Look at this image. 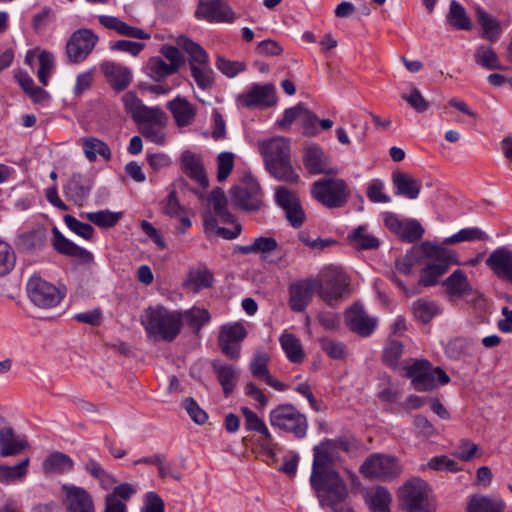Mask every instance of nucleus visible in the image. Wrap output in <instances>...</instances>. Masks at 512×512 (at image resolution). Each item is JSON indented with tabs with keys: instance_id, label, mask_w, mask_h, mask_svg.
Instances as JSON below:
<instances>
[{
	"instance_id": "f257e3e1",
	"label": "nucleus",
	"mask_w": 512,
	"mask_h": 512,
	"mask_svg": "<svg viewBox=\"0 0 512 512\" xmlns=\"http://www.w3.org/2000/svg\"><path fill=\"white\" fill-rule=\"evenodd\" d=\"M358 446L354 438L339 437L325 439L313 449V464L310 476L312 488L344 482L334 466L341 462L342 453H349Z\"/></svg>"
},
{
	"instance_id": "f03ea898",
	"label": "nucleus",
	"mask_w": 512,
	"mask_h": 512,
	"mask_svg": "<svg viewBox=\"0 0 512 512\" xmlns=\"http://www.w3.org/2000/svg\"><path fill=\"white\" fill-rule=\"evenodd\" d=\"M141 323L148 336L171 342L181 332V311L163 305L150 306L144 310Z\"/></svg>"
},
{
	"instance_id": "7ed1b4c3",
	"label": "nucleus",
	"mask_w": 512,
	"mask_h": 512,
	"mask_svg": "<svg viewBox=\"0 0 512 512\" xmlns=\"http://www.w3.org/2000/svg\"><path fill=\"white\" fill-rule=\"evenodd\" d=\"M176 44L188 55L191 77L197 87L203 91L210 90L215 83V72L206 50L185 35L178 36Z\"/></svg>"
},
{
	"instance_id": "20e7f679",
	"label": "nucleus",
	"mask_w": 512,
	"mask_h": 512,
	"mask_svg": "<svg viewBox=\"0 0 512 512\" xmlns=\"http://www.w3.org/2000/svg\"><path fill=\"white\" fill-rule=\"evenodd\" d=\"M402 507L409 512H434L435 500L428 484L419 478L407 481L399 491Z\"/></svg>"
},
{
	"instance_id": "39448f33",
	"label": "nucleus",
	"mask_w": 512,
	"mask_h": 512,
	"mask_svg": "<svg viewBox=\"0 0 512 512\" xmlns=\"http://www.w3.org/2000/svg\"><path fill=\"white\" fill-rule=\"evenodd\" d=\"M314 279L317 283L316 291L327 303L338 301L349 293V278L339 267L328 266Z\"/></svg>"
},
{
	"instance_id": "423d86ee",
	"label": "nucleus",
	"mask_w": 512,
	"mask_h": 512,
	"mask_svg": "<svg viewBox=\"0 0 512 512\" xmlns=\"http://www.w3.org/2000/svg\"><path fill=\"white\" fill-rule=\"evenodd\" d=\"M269 422L272 427L291 433L299 439L305 437L307 433L308 423L305 415L291 404H281L272 409L269 413Z\"/></svg>"
},
{
	"instance_id": "0eeeda50",
	"label": "nucleus",
	"mask_w": 512,
	"mask_h": 512,
	"mask_svg": "<svg viewBox=\"0 0 512 512\" xmlns=\"http://www.w3.org/2000/svg\"><path fill=\"white\" fill-rule=\"evenodd\" d=\"M312 196L328 208L344 206L349 197L346 182L338 178H322L312 184Z\"/></svg>"
},
{
	"instance_id": "6e6552de",
	"label": "nucleus",
	"mask_w": 512,
	"mask_h": 512,
	"mask_svg": "<svg viewBox=\"0 0 512 512\" xmlns=\"http://www.w3.org/2000/svg\"><path fill=\"white\" fill-rule=\"evenodd\" d=\"M26 291L30 301L41 309L56 307L65 297V290L42 279L39 275H32L29 278Z\"/></svg>"
},
{
	"instance_id": "1a4fd4ad",
	"label": "nucleus",
	"mask_w": 512,
	"mask_h": 512,
	"mask_svg": "<svg viewBox=\"0 0 512 512\" xmlns=\"http://www.w3.org/2000/svg\"><path fill=\"white\" fill-rule=\"evenodd\" d=\"M431 261L422 271L419 284L425 287L437 284L438 279L447 272L452 264H457L455 253L440 246H431L427 251Z\"/></svg>"
},
{
	"instance_id": "9d476101",
	"label": "nucleus",
	"mask_w": 512,
	"mask_h": 512,
	"mask_svg": "<svg viewBox=\"0 0 512 512\" xmlns=\"http://www.w3.org/2000/svg\"><path fill=\"white\" fill-rule=\"evenodd\" d=\"M136 124L147 141L160 146L165 144L168 116L161 108L151 107Z\"/></svg>"
},
{
	"instance_id": "9b49d317",
	"label": "nucleus",
	"mask_w": 512,
	"mask_h": 512,
	"mask_svg": "<svg viewBox=\"0 0 512 512\" xmlns=\"http://www.w3.org/2000/svg\"><path fill=\"white\" fill-rule=\"evenodd\" d=\"M359 471L366 478L386 481L399 475L400 466L395 457L375 453L364 461Z\"/></svg>"
},
{
	"instance_id": "f8f14e48",
	"label": "nucleus",
	"mask_w": 512,
	"mask_h": 512,
	"mask_svg": "<svg viewBox=\"0 0 512 512\" xmlns=\"http://www.w3.org/2000/svg\"><path fill=\"white\" fill-rule=\"evenodd\" d=\"M99 38L90 29L82 28L74 31L65 47L67 60L71 64L83 62L93 51Z\"/></svg>"
},
{
	"instance_id": "ddd939ff",
	"label": "nucleus",
	"mask_w": 512,
	"mask_h": 512,
	"mask_svg": "<svg viewBox=\"0 0 512 512\" xmlns=\"http://www.w3.org/2000/svg\"><path fill=\"white\" fill-rule=\"evenodd\" d=\"M230 200L243 210H258L261 206L260 187L252 177H246L241 185L230 189Z\"/></svg>"
},
{
	"instance_id": "4468645a",
	"label": "nucleus",
	"mask_w": 512,
	"mask_h": 512,
	"mask_svg": "<svg viewBox=\"0 0 512 512\" xmlns=\"http://www.w3.org/2000/svg\"><path fill=\"white\" fill-rule=\"evenodd\" d=\"M246 336L247 330L242 323L235 322L221 326L218 344L222 353L231 359H238L241 342Z\"/></svg>"
},
{
	"instance_id": "2eb2a0df",
	"label": "nucleus",
	"mask_w": 512,
	"mask_h": 512,
	"mask_svg": "<svg viewBox=\"0 0 512 512\" xmlns=\"http://www.w3.org/2000/svg\"><path fill=\"white\" fill-rule=\"evenodd\" d=\"M277 204L284 210L287 221L293 228H300L306 215L297 194L285 186H279L275 192Z\"/></svg>"
},
{
	"instance_id": "dca6fc26",
	"label": "nucleus",
	"mask_w": 512,
	"mask_h": 512,
	"mask_svg": "<svg viewBox=\"0 0 512 512\" xmlns=\"http://www.w3.org/2000/svg\"><path fill=\"white\" fill-rule=\"evenodd\" d=\"M322 507L328 506L334 512H354L345 503L348 496V489L344 482L312 488Z\"/></svg>"
},
{
	"instance_id": "f3484780",
	"label": "nucleus",
	"mask_w": 512,
	"mask_h": 512,
	"mask_svg": "<svg viewBox=\"0 0 512 512\" xmlns=\"http://www.w3.org/2000/svg\"><path fill=\"white\" fill-rule=\"evenodd\" d=\"M241 413L244 417L245 429L259 435V444L267 455H275L277 443L274 441L265 422L253 410L246 406L241 407Z\"/></svg>"
},
{
	"instance_id": "a211bd4d",
	"label": "nucleus",
	"mask_w": 512,
	"mask_h": 512,
	"mask_svg": "<svg viewBox=\"0 0 512 512\" xmlns=\"http://www.w3.org/2000/svg\"><path fill=\"white\" fill-rule=\"evenodd\" d=\"M237 102L246 108L271 107L277 102L275 87L272 84H253L238 96Z\"/></svg>"
},
{
	"instance_id": "6ab92c4d",
	"label": "nucleus",
	"mask_w": 512,
	"mask_h": 512,
	"mask_svg": "<svg viewBox=\"0 0 512 512\" xmlns=\"http://www.w3.org/2000/svg\"><path fill=\"white\" fill-rule=\"evenodd\" d=\"M195 15L208 22L233 23L236 19L232 8L222 0H201Z\"/></svg>"
},
{
	"instance_id": "aec40b11",
	"label": "nucleus",
	"mask_w": 512,
	"mask_h": 512,
	"mask_svg": "<svg viewBox=\"0 0 512 512\" xmlns=\"http://www.w3.org/2000/svg\"><path fill=\"white\" fill-rule=\"evenodd\" d=\"M345 323L353 333L369 337L376 330L378 320L368 315L363 306L354 304L345 312Z\"/></svg>"
},
{
	"instance_id": "412c9836",
	"label": "nucleus",
	"mask_w": 512,
	"mask_h": 512,
	"mask_svg": "<svg viewBox=\"0 0 512 512\" xmlns=\"http://www.w3.org/2000/svg\"><path fill=\"white\" fill-rule=\"evenodd\" d=\"M62 491L64 492L63 504L67 512H95L92 496L83 487L64 484Z\"/></svg>"
},
{
	"instance_id": "4be33fe9",
	"label": "nucleus",
	"mask_w": 512,
	"mask_h": 512,
	"mask_svg": "<svg viewBox=\"0 0 512 512\" xmlns=\"http://www.w3.org/2000/svg\"><path fill=\"white\" fill-rule=\"evenodd\" d=\"M314 278H305L289 285V307L294 312H302L311 301L316 291Z\"/></svg>"
},
{
	"instance_id": "5701e85b",
	"label": "nucleus",
	"mask_w": 512,
	"mask_h": 512,
	"mask_svg": "<svg viewBox=\"0 0 512 512\" xmlns=\"http://www.w3.org/2000/svg\"><path fill=\"white\" fill-rule=\"evenodd\" d=\"M91 189L92 183L86 176L73 174L64 185L63 192L68 200L81 207L87 202Z\"/></svg>"
},
{
	"instance_id": "b1692460",
	"label": "nucleus",
	"mask_w": 512,
	"mask_h": 512,
	"mask_svg": "<svg viewBox=\"0 0 512 512\" xmlns=\"http://www.w3.org/2000/svg\"><path fill=\"white\" fill-rule=\"evenodd\" d=\"M178 127L190 126L196 117L197 107L185 97L177 96L166 105Z\"/></svg>"
},
{
	"instance_id": "393cba45",
	"label": "nucleus",
	"mask_w": 512,
	"mask_h": 512,
	"mask_svg": "<svg viewBox=\"0 0 512 512\" xmlns=\"http://www.w3.org/2000/svg\"><path fill=\"white\" fill-rule=\"evenodd\" d=\"M269 356L265 352H257L254 354L250 362V371L252 375L260 380H263L267 385L274 388L277 391H285L287 386L273 378L268 370Z\"/></svg>"
},
{
	"instance_id": "a878e982",
	"label": "nucleus",
	"mask_w": 512,
	"mask_h": 512,
	"mask_svg": "<svg viewBox=\"0 0 512 512\" xmlns=\"http://www.w3.org/2000/svg\"><path fill=\"white\" fill-rule=\"evenodd\" d=\"M100 70L114 89L123 90L131 82L130 70L119 63L104 61L100 64Z\"/></svg>"
},
{
	"instance_id": "bb28decb",
	"label": "nucleus",
	"mask_w": 512,
	"mask_h": 512,
	"mask_svg": "<svg viewBox=\"0 0 512 512\" xmlns=\"http://www.w3.org/2000/svg\"><path fill=\"white\" fill-rule=\"evenodd\" d=\"M486 264L501 279L512 283V252L506 248L494 250L486 259Z\"/></svg>"
},
{
	"instance_id": "cd10ccee",
	"label": "nucleus",
	"mask_w": 512,
	"mask_h": 512,
	"mask_svg": "<svg viewBox=\"0 0 512 512\" xmlns=\"http://www.w3.org/2000/svg\"><path fill=\"white\" fill-rule=\"evenodd\" d=\"M98 21L105 28L114 30L116 33L122 36L140 40H148L151 37L150 34L145 30L128 25L127 23L114 16L100 15L98 17Z\"/></svg>"
},
{
	"instance_id": "c85d7f7f",
	"label": "nucleus",
	"mask_w": 512,
	"mask_h": 512,
	"mask_svg": "<svg viewBox=\"0 0 512 512\" xmlns=\"http://www.w3.org/2000/svg\"><path fill=\"white\" fill-rule=\"evenodd\" d=\"M392 183L395 188L396 195L403 196L408 199H416L420 194L421 183L409 173L395 170L392 173Z\"/></svg>"
},
{
	"instance_id": "c756f323",
	"label": "nucleus",
	"mask_w": 512,
	"mask_h": 512,
	"mask_svg": "<svg viewBox=\"0 0 512 512\" xmlns=\"http://www.w3.org/2000/svg\"><path fill=\"white\" fill-rule=\"evenodd\" d=\"M506 503L499 497L473 494L467 499L466 512H504Z\"/></svg>"
},
{
	"instance_id": "7c9ffc66",
	"label": "nucleus",
	"mask_w": 512,
	"mask_h": 512,
	"mask_svg": "<svg viewBox=\"0 0 512 512\" xmlns=\"http://www.w3.org/2000/svg\"><path fill=\"white\" fill-rule=\"evenodd\" d=\"M303 163L306 170L313 175L323 174L328 171V157L323 149L316 144H312L304 150Z\"/></svg>"
},
{
	"instance_id": "2f4dec72",
	"label": "nucleus",
	"mask_w": 512,
	"mask_h": 512,
	"mask_svg": "<svg viewBox=\"0 0 512 512\" xmlns=\"http://www.w3.org/2000/svg\"><path fill=\"white\" fill-rule=\"evenodd\" d=\"M449 381L450 378L443 369L440 367L432 368L430 366L422 374L417 375V378L412 384L417 391H429L433 390L438 385H445L449 383Z\"/></svg>"
},
{
	"instance_id": "473e14b6",
	"label": "nucleus",
	"mask_w": 512,
	"mask_h": 512,
	"mask_svg": "<svg viewBox=\"0 0 512 512\" xmlns=\"http://www.w3.org/2000/svg\"><path fill=\"white\" fill-rule=\"evenodd\" d=\"M74 468L72 458L62 452L50 453L42 462V470L45 475H60L71 472Z\"/></svg>"
},
{
	"instance_id": "72a5a7b5",
	"label": "nucleus",
	"mask_w": 512,
	"mask_h": 512,
	"mask_svg": "<svg viewBox=\"0 0 512 512\" xmlns=\"http://www.w3.org/2000/svg\"><path fill=\"white\" fill-rule=\"evenodd\" d=\"M261 149L266 163L290 158L289 140L284 137H274L263 142Z\"/></svg>"
},
{
	"instance_id": "f704fd0d",
	"label": "nucleus",
	"mask_w": 512,
	"mask_h": 512,
	"mask_svg": "<svg viewBox=\"0 0 512 512\" xmlns=\"http://www.w3.org/2000/svg\"><path fill=\"white\" fill-rule=\"evenodd\" d=\"M184 173L202 187L208 186V179L201 159L191 151H184L181 155Z\"/></svg>"
},
{
	"instance_id": "c9c22d12",
	"label": "nucleus",
	"mask_w": 512,
	"mask_h": 512,
	"mask_svg": "<svg viewBox=\"0 0 512 512\" xmlns=\"http://www.w3.org/2000/svg\"><path fill=\"white\" fill-rule=\"evenodd\" d=\"M28 447L24 438H19L10 427L0 429V456H12Z\"/></svg>"
},
{
	"instance_id": "e433bc0d",
	"label": "nucleus",
	"mask_w": 512,
	"mask_h": 512,
	"mask_svg": "<svg viewBox=\"0 0 512 512\" xmlns=\"http://www.w3.org/2000/svg\"><path fill=\"white\" fill-rule=\"evenodd\" d=\"M447 294L450 297L463 298L472 294V286L466 276L461 270H455L445 281Z\"/></svg>"
},
{
	"instance_id": "4c0bfd02",
	"label": "nucleus",
	"mask_w": 512,
	"mask_h": 512,
	"mask_svg": "<svg viewBox=\"0 0 512 512\" xmlns=\"http://www.w3.org/2000/svg\"><path fill=\"white\" fill-rule=\"evenodd\" d=\"M79 142L89 162L96 161L98 156L102 157L104 160H110L111 150L104 141L96 137L87 136L80 138Z\"/></svg>"
},
{
	"instance_id": "58836bf2",
	"label": "nucleus",
	"mask_w": 512,
	"mask_h": 512,
	"mask_svg": "<svg viewBox=\"0 0 512 512\" xmlns=\"http://www.w3.org/2000/svg\"><path fill=\"white\" fill-rule=\"evenodd\" d=\"M348 239L354 247L360 250L376 249L380 244L378 238L369 232L366 224L353 229L349 233Z\"/></svg>"
},
{
	"instance_id": "ea45409f",
	"label": "nucleus",
	"mask_w": 512,
	"mask_h": 512,
	"mask_svg": "<svg viewBox=\"0 0 512 512\" xmlns=\"http://www.w3.org/2000/svg\"><path fill=\"white\" fill-rule=\"evenodd\" d=\"M280 345L289 361L300 363L304 359V351L300 340L292 333L283 332L279 337Z\"/></svg>"
},
{
	"instance_id": "a19ab883",
	"label": "nucleus",
	"mask_w": 512,
	"mask_h": 512,
	"mask_svg": "<svg viewBox=\"0 0 512 512\" xmlns=\"http://www.w3.org/2000/svg\"><path fill=\"white\" fill-rule=\"evenodd\" d=\"M181 317L182 324L185 323L195 333H198L211 319L208 310L196 306L181 311Z\"/></svg>"
},
{
	"instance_id": "79ce46f5",
	"label": "nucleus",
	"mask_w": 512,
	"mask_h": 512,
	"mask_svg": "<svg viewBox=\"0 0 512 512\" xmlns=\"http://www.w3.org/2000/svg\"><path fill=\"white\" fill-rule=\"evenodd\" d=\"M474 59L477 65L487 70H504L498 55L489 45H480L476 48Z\"/></svg>"
},
{
	"instance_id": "37998d69",
	"label": "nucleus",
	"mask_w": 512,
	"mask_h": 512,
	"mask_svg": "<svg viewBox=\"0 0 512 512\" xmlns=\"http://www.w3.org/2000/svg\"><path fill=\"white\" fill-rule=\"evenodd\" d=\"M448 23L457 30H470L472 23L465 8L456 0H452L447 14Z\"/></svg>"
},
{
	"instance_id": "c03bdc74",
	"label": "nucleus",
	"mask_w": 512,
	"mask_h": 512,
	"mask_svg": "<svg viewBox=\"0 0 512 512\" xmlns=\"http://www.w3.org/2000/svg\"><path fill=\"white\" fill-rule=\"evenodd\" d=\"M29 462L27 457L14 466L0 465V482L11 484L23 480L28 473Z\"/></svg>"
},
{
	"instance_id": "a18cd8bd",
	"label": "nucleus",
	"mask_w": 512,
	"mask_h": 512,
	"mask_svg": "<svg viewBox=\"0 0 512 512\" xmlns=\"http://www.w3.org/2000/svg\"><path fill=\"white\" fill-rule=\"evenodd\" d=\"M278 243L273 237H258L249 245H239L236 250L244 255L252 253L267 254L275 251Z\"/></svg>"
},
{
	"instance_id": "49530a36",
	"label": "nucleus",
	"mask_w": 512,
	"mask_h": 512,
	"mask_svg": "<svg viewBox=\"0 0 512 512\" xmlns=\"http://www.w3.org/2000/svg\"><path fill=\"white\" fill-rule=\"evenodd\" d=\"M266 165L269 172L278 180L289 183H296L299 180V175L295 173L291 166L290 158L266 163Z\"/></svg>"
},
{
	"instance_id": "de8ad7c7",
	"label": "nucleus",
	"mask_w": 512,
	"mask_h": 512,
	"mask_svg": "<svg viewBox=\"0 0 512 512\" xmlns=\"http://www.w3.org/2000/svg\"><path fill=\"white\" fill-rule=\"evenodd\" d=\"M84 468L93 478L99 481L100 485L105 489H111L116 483L114 477L108 473L104 467L95 459L88 458Z\"/></svg>"
},
{
	"instance_id": "09e8293b",
	"label": "nucleus",
	"mask_w": 512,
	"mask_h": 512,
	"mask_svg": "<svg viewBox=\"0 0 512 512\" xmlns=\"http://www.w3.org/2000/svg\"><path fill=\"white\" fill-rule=\"evenodd\" d=\"M214 370L223 388L225 397L233 391L238 378V371L233 365H214Z\"/></svg>"
},
{
	"instance_id": "8fccbe9b",
	"label": "nucleus",
	"mask_w": 512,
	"mask_h": 512,
	"mask_svg": "<svg viewBox=\"0 0 512 512\" xmlns=\"http://www.w3.org/2000/svg\"><path fill=\"white\" fill-rule=\"evenodd\" d=\"M366 502L373 512H390L391 495L384 487H376L372 490L367 495Z\"/></svg>"
},
{
	"instance_id": "3c124183",
	"label": "nucleus",
	"mask_w": 512,
	"mask_h": 512,
	"mask_svg": "<svg viewBox=\"0 0 512 512\" xmlns=\"http://www.w3.org/2000/svg\"><path fill=\"white\" fill-rule=\"evenodd\" d=\"M209 202L212 205L213 212L223 223L234 222V216L227 209V200L221 189H215L211 192Z\"/></svg>"
},
{
	"instance_id": "603ef678",
	"label": "nucleus",
	"mask_w": 512,
	"mask_h": 512,
	"mask_svg": "<svg viewBox=\"0 0 512 512\" xmlns=\"http://www.w3.org/2000/svg\"><path fill=\"white\" fill-rule=\"evenodd\" d=\"M148 75L156 81L163 80L177 72L169 63L161 57H151L147 63Z\"/></svg>"
},
{
	"instance_id": "864d4df0",
	"label": "nucleus",
	"mask_w": 512,
	"mask_h": 512,
	"mask_svg": "<svg viewBox=\"0 0 512 512\" xmlns=\"http://www.w3.org/2000/svg\"><path fill=\"white\" fill-rule=\"evenodd\" d=\"M445 352L449 358L457 360L464 356L472 355L474 352V345L469 339L455 338L448 342Z\"/></svg>"
},
{
	"instance_id": "5fc2aeb1",
	"label": "nucleus",
	"mask_w": 512,
	"mask_h": 512,
	"mask_svg": "<svg viewBox=\"0 0 512 512\" xmlns=\"http://www.w3.org/2000/svg\"><path fill=\"white\" fill-rule=\"evenodd\" d=\"M414 316L423 323H428L440 313L439 306L430 300L419 299L412 305Z\"/></svg>"
},
{
	"instance_id": "6e6d98bb",
	"label": "nucleus",
	"mask_w": 512,
	"mask_h": 512,
	"mask_svg": "<svg viewBox=\"0 0 512 512\" xmlns=\"http://www.w3.org/2000/svg\"><path fill=\"white\" fill-rule=\"evenodd\" d=\"M403 348V344L398 340H389L383 349V363L392 369L399 368L401 366L400 359L403 355Z\"/></svg>"
},
{
	"instance_id": "4d7b16f0",
	"label": "nucleus",
	"mask_w": 512,
	"mask_h": 512,
	"mask_svg": "<svg viewBox=\"0 0 512 512\" xmlns=\"http://www.w3.org/2000/svg\"><path fill=\"white\" fill-rule=\"evenodd\" d=\"M477 17L485 37L490 41H496L502 32L499 22L481 8L477 9Z\"/></svg>"
},
{
	"instance_id": "13d9d810",
	"label": "nucleus",
	"mask_w": 512,
	"mask_h": 512,
	"mask_svg": "<svg viewBox=\"0 0 512 512\" xmlns=\"http://www.w3.org/2000/svg\"><path fill=\"white\" fill-rule=\"evenodd\" d=\"M125 110L131 115L135 123L140 120L151 107L142 104L141 100L133 92H127L122 96Z\"/></svg>"
},
{
	"instance_id": "bf43d9fd",
	"label": "nucleus",
	"mask_w": 512,
	"mask_h": 512,
	"mask_svg": "<svg viewBox=\"0 0 512 512\" xmlns=\"http://www.w3.org/2000/svg\"><path fill=\"white\" fill-rule=\"evenodd\" d=\"M122 216L121 212H112L110 210H100L96 212H88L85 217L101 228H110L115 226Z\"/></svg>"
},
{
	"instance_id": "052dcab7",
	"label": "nucleus",
	"mask_w": 512,
	"mask_h": 512,
	"mask_svg": "<svg viewBox=\"0 0 512 512\" xmlns=\"http://www.w3.org/2000/svg\"><path fill=\"white\" fill-rule=\"evenodd\" d=\"M203 222L207 231L215 232L216 235L229 240L238 237L242 230L238 223L234 225L233 229L218 227L216 219L210 213L204 215Z\"/></svg>"
},
{
	"instance_id": "680f3d73",
	"label": "nucleus",
	"mask_w": 512,
	"mask_h": 512,
	"mask_svg": "<svg viewBox=\"0 0 512 512\" xmlns=\"http://www.w3.org/2000/svg\"><path fill=\"white\" fill-rule=\"evenodd\" d=\"M489 236L477 227L463 228L454 235L445 239L446 244H455L465 241L488 240Z\"/></svg>"
},
{
	"instance_id": "e2e57ef3",
	"label": "nucleus",
	"mask_w": 512,
	"mask_h": 512,
	"mask_svg": "<svg viewBox=\"0 0 512 512\" xmlns=\"http://www.w3.org/2000/svg\"><path fill=\"white\" fill-rule=\"evenodd\" d=\"M212 274L207 270H194L189 273L187 286H190L195 292L209 288L212 285Z\"/></svg>"
},
{
	"instance_id": "0e129e2a",
	"label": "nucleus",
	"mask_w": 512,
	"mask_h": 512,
	"mask_svg": "<svg viewBox=\"0 0 512 512\" xmlns=\"http://www.w3.org/2000/svg\"><path fill=\"white\" fill-rule=\"evenodd\" d=\"M39 68L37 77L42 85H48L49 78L54 68V57L50 52L42 51L39 56Z\"/></svg>"
},
{
	"instance_id": "69168bd1",
	"label": "nucleus",
	"mask_w": 512,
	"mask_h": 512,
	"mask_svg": "<svg viewBox=\"0 0 512 512\" xmlns=\"http://www.w3.org/2000/svg\"><path fill=\"white\" fill-rule=\"evenodd\" d=\"M321 349L332 359L342 360L347 356V349L344 343L323 337L320 339Z\"/></svg>"
},
{
	"instance_id": "338daca9",
	"label": "nucleus",
	"mask_w": 512,
	"mask_h": 512,
	"mask_svg": "<svg viewBox=\"0 0 512 512\" xmlns=\"http://www.w3.org/2000/svg\"><path fill=\"white\" fill-rule=\"evenodd\" d=\"M215 65L221 73L229 78L235 77L246 69L244 62L231 61L221 55L217 56Z\"/></svg>"
},
{
	"instance_id": "774afa93",
	"label": "nucleus",
	"mask_w": 512,
	"mask_h": 512,
	"mask_svg": "<svg viewBox=\"0 0 512 512\" xmlns=\"http://www.w3.org/2000/svg\"><path fill=\"white\" fill-rule=\"evenodd\" d=\"M384 189L385 185L382 180H372L367 186V198L373 203H389L391 198L384 192Z\"/></svg>"
}]
</instances>
